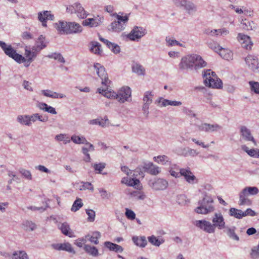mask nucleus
I'll list each match as a JSON object with an SVG mask.
<instances>
[{
    "mask_svg": "<svg viewBox=\"0 0 259 259\" xmlns=\"http://www.w3.org/2000/svg\"><path fill=\"white\" fill-rule=\"evenodd\" d=\"M132 240L134 244L141 248L145 247L147 244V241L145 236H133Z\"/></svg>",
    "mask_w": 259,
    "mask_h": 259,
    "instance_id": "obj_40",
    "label": "nucleus"
},
{
    "mask_svg": "<svg viewBox=\"0 0 259 259\" xmlns=\"http://www.w3.org/2000/svg\"><path fill=\"white\" fill-rule=\"evenodd\" d=\"M103 17L98 16L93 18L85 19L83 21L82 24L86 26L95 27L100 25L103 23Z\"/></svg>",
    "mask_w": 259,
    "mask_h": 259,
    "instance_id": "obj_22",
    "label": "nucleus"
},
{
    "mask_svg": "<svg viewBox=\"0 0 259 259\" xmlns=\"http://www.w3.org/2000/svg\"><path fill=\"white\" fill-rule=\"evenodd\" d=\"M241 24L242 28L244 30H251L256 28L255 23L253 21H249L246 19L242 20Z\"/></svg>",
    "mask_w": 259,
    "mask_h": 259,
    "instance_id": "obj_43",
    "label": "nucleus"
},
{
    "mask_svg": "<svg viewBox=\"0 0 259 259\" xmlns=\"http://www.w3.org/2000/svg\"><path fill=\"white\" fill-rule=\"evenodd\" d=\"M80 191L90 190L92 191L94 190V187L93 185L90 182H82L78 188Z\"/></svg>",
    "mask_w": 259,
    "mask_h": 259,
    "instance_id": "obj_56",
    "label": "nucleus"
},
{
    "mask_svg": "<svg viewBox=\"0 0 259 259\" xmlns=\"http://www.w3.org/2000/svg\"><path fill=\"white\" fill-rule=\"evenodd\" d=\"M94 68L97 74L102 80V84L107 86L110 81L108 79V74L104 67L99 63H96L94 65Z\"/></svg>",
    "mask_w": 259,
    "mask_h": 259,
    "instance_id": "obj_12",
    "label": "nucleus"
},
{
    "mask_svg": "<svg viewBox=\"0 0 259 259\" xmlns=\"http://www.w3.org/2000/svg\"><path fill=\"white\" fill-rule=\"evenodd\" d=\"M177 203L181 205H185L189 202L187 196L184 194H181L177 196Z\"/></svg>",
    "mask_w": 259,
    "mask_h": 259,
    "instance_id": "obj_57",
    "label": "nucleus"
},
{
    "mask_svg": "<svg viewBox=\"0 0 259 259\" xmlns=\"http://www.w3.org/2000/svg\"><path fill=\"white\" fill-rule=\"evenodd\" d=\"M168 186L167 181L161 178L157 179L150 185V186L155 190H164L167 188Z\"/></svg>",
    "mask_w": 259,
    "mask_h": 259,
    "instance_id": "obj_26",
    "label": "nucleus"
},
{
    "mask_svg": "<svg viewBox=\"0 0 259 259\" xmlns=\"http://www.w3.org/2000/svg\"><path fill=\"white\" fill-rule=\"evenodd\" d=\"M86 213L88 215V220L89 222H94L95 218V212L92 209H87Z\"/></svg>",
    "mask_w": 259,
    "mask_h": 259,
    "instance_id": "obj_62",
    "label": "nucleus"
},
{
    "mask_svg": "<svg viewBox=\"0 0 259 259\" xmlns=\"http://www.w3.org/2000/svg\"><path fill=\"white\" fill-rule=\"evenodd\" d=\"M154 95L152 91H146L143 95L142 99L143 105L142 111L144 115L146 117H148L149 114V107L153 101Z\"/></svg>",
    "mask_w": 259,
    "mask_h": 259,
    "instance_id": "obj_7",
    "label": "nucleus"
},
{
    "mask_svg": "<svg viewBox=\"0 0 259 259\" xmlns=\"http://www.w3.org/2000/svg\"><path fill=\"white\" fill-rule=\"evenodd\" d=\"M175 4L177 6L183 7L189 14H193L197 11V6L192 2L188 0H174Z\"/></svg>",
    "mask_w": 259,
    "mask_h": 259,
    "instance_id": "obj_14",
    "label": "nucleus"
},
{
    "mask_svg": "<svg viewBox=\"0 0 259 259\" xmlns=\"http://www.w3.org/2000/svg\"><path fill=\"white\" fill-rule=\"evenodd\" d=\"M191 141L196 144L198 146H200L203 148H208L210 145L209 144H205V143L202 141L199 140L196 138H192Z\"/></svg>",
    "mask_w": 259,
    "mask_h": 259,
    "instance_id": "obj_61",
    "label": "nucleus"
},
{
    "mask_svg": "<svg viewBox=\"0 0 259 259\" xmlns=\"http://www.w3.org/2000/svg\"><path fill=\"white\" fill-rule=\"evenodd\" d=\"M155 104L160 108L166 107L170 106V100L163 97H159L155 101Z\"/></svg>",
    "mask_w": 259,
    "mask_h": 259,
    "instance_id": "obj_50",
    "label": "nucleus"
},
{
    "mask_svg": "<svg viewBox=\"0 0 259 259\" xmlns=\"http://www.w3.org/2000/svg\"><path fill=\"white\" fill-rule=\"evenodd\" d=\"M58 228L61 230L62 234L70 238L75 237L74 233L71 229L69 224L64 222L58 225Z\"/></svg>",
    "mask_w": 259,
    "mask_h": 259,
    "instance_id": "obj_29",
    "label": "nucleus"
},
{
    "mask_svg": "<svg viewBox=\"0 0 259 259\" xmlns=\"http://www.w3.org/2000/svg\"><path fill=\"white\" fill-rule=\"evenodd\" d=\"M125 214L127 219L133 220L136 218V214L135 213L128 208L125 209Z\"/></svg>",
    "mask_w": 259,
    "mask_h": 259,
    "instance_id": "obj_64",
    "label": "nucleus"
},
{
    "mask_svg": "<svg viewBox=\"0 0 259 259\" xmlns=\"http://www.w3.org/2000/svg\"><path fill=\"white\" fill-rule=\"evenodd\" d=\"M17 121L21 124L30 126H31L29 121L28 115H19L17 117Z\"/></svg>",
    "mask_w": 259,
    "mask_h": 259,
    "instance_id": "obj_48",
    "label": "nucleus"
},
{
    "mask_svg": "<svg viewBox=\"0 0 259 259\" xmlns=\"http://www.w3.org/2000/svg\"><path fill=\"white\" fill-rule=\"evenodd\" d=\"M194 54L188 55L182 58L179 65L182 70L193 69Z\"/></svg>",
    "mask_w": 259,
    "mask_h": 259,
    "instance_id": "obj_15",
    "label": "nucleus"
},
{
    "mask_svg": "<svg viewBox=\"0 0 259 259\" xmlns=\"http://www.w3.org/2000/svg\"><path fill=\"white\" fill-rule=\"evenodd\" d=\"M126 185L130 187H134L135 188L139 190L142 188V186L140 185V181L138 179L135 178H130Z\"/></svg>",
    "mask_w": 259,
    "mask_h": 259,
    "instance_id": "obj_51",
    "label": "nucleus"
},
{
    "mask_svg": "<svg viewBox=\"0 0 259 259\" xmlns=\"http://www.w3.org/2000/svg\"><path fill=\"white\" fill-rule=\"evenodd\" d=\"M197 127L200 131L207 133L218 132L222 128V126L217 123L209 124L207 123H202L198 125Z\"/></svg>",
    "mask_w": 259,
    "mask_h": 259,
    "instance_id": "obj_17",
    "label": "nucleus"
},
{
    "mask_svg": "<svg viewBox=\"0 0 259 259\" xmlns=\"http://www.w3.org/2000/svg\"><path fill=\"white\" fill-rule=\"evenodd\" d=\"M181 169L177 164H171L168 167V171L170 176L178 179L181 177Z\"/></svg>",
    "mask_w": 259,
    "mask_h": 259,
    "instance_id": "obj_31",
    "label": "nucleus"
},
{
    "mask_svg": "<svg viewBox=\"0 0 259 259\" xmlns=\"http://www.w3.org/2000/svg\"><path fill=\"white\" fill-rule=\"evenodd\" d=\"M129 15V14L124 16H120L117 13L111 14V16L115 17L117 21H114L111 23L109 30L115 32H120L123 30L128 20Z\"/></svg>",
    "mask_w": 259,
    "mask_h": 259,
    "instance_id": "obj_3",
    "label": "nucleus"
},
{
    "mask_svg": "<svg viewBox=\"0 0 259 259\" xmlns=\"http://www.w3.org/2000/svg\"><path fill=\"white\" fill-rule=\"evenodd\" d=\"M240 134L242 138L246 141H251L254 146H256V142L251 135V132L249 129L245 126H242L240 128Z\"/></svg>",
    "mask_w": 259,
    "mask_h": 259,
    "instance_id": "obj_24",
    "label": "nucleus"
},
{
    "mask_svg": "<svg viewBox=\"0 0 259 259\" xmlns=\"http://www.w3.org/2000/svg\"><path fill=\"white\" fill-rule=\"evenodd\" d=\"M211 223L215 231L216 228L224 230L226 228V222L222 213L220 211L215 212L211 217Z\"/></svg>",
    "mask_w": 259,
    "mask_h": 259,
    "instance_id": "obj_8",
    "label": "nucleus"
},
{
    "mask_svg": "<svg viewBox=\"0 0 259 259\" xmlns=\"http://www.w3.org/2000/svg\"><path fill=\"white\" fill-rule=\"evenodd\" d=\"M82 31V27L79 24L75 22H68L67 34L79 33Z\"/></svg>",
    "mask_w": 259,
    "mask_h": 259,
    "instance_id": "obj_27",
    "label": "nucleus"
},
{
    "mask_svg": "<svg viewBox=\"0 0 259 259\" xmlns=\"http://www.w3.org/2000/svg\"><path fill=\"white\" fill-rule=\"evenodd\" d=\"M229 215L236 219H241L243 218V211L235 208H231L229 209Z\"/></svg>",
    "mask_w": 259,
    "mask_h": 259,
    "instance_id": "obj_49",
    "label": "nucleus"
},
{
    "mask_svg": "<svg viewBox=\"0 0 259 259\" xmlns=\"http://www.w3.org/2000/svg\"><path fill=\"white\" fill-rule=\"evenodd\" d=\"M236 229V228L235 226L229 227L226 226V228L224 229V232L229 238L238 241L239 240V237L235 233Z\"/></svg>",
    "mask_w": 259,
    "mask_h": 259,
    "instance_id": "obj_33",
    "label": "nucleus"
},
{
    "mask_svg": "<svg viewBox=\"0 0 259 259\" xmlns=\"http://www.w3.org/2000/svg\"><path fill=\"white\" fill-rule=\"evenodd\" d=\"M194 225L206 233L213 234L215 232L211 222L205 219L195 221Z\"/></svg>",
    "mask_w": 259,
    "mask_h": 259,
    "instance_id": "obj_13",
    "label": "nucleus"
},
{
    "mask_svg": "<svg viewBox=\"0 0 259 259\" xmlns=\"http://www.w3.org/2000/svg\"><path fill=\"white\" fill-rule=\"evenodd\" d=\"M55 139L58 142L63 141L64 144L69 143L70 142V140L69 139L68 137L65 134H60L56 135Z\"/></svg>",
    "mask_w": 259,
    "mask_h": 259,
    "instance_id": "obj_52",
    "label": "nucleus"
},
{
    "mask_svg": "<svg viewBox=\"0 0 259 259\" xmlns=\"http://www.w3.org/2000/svg\"><path fill=\"white\" fill-rule=\"evenodd\" d=\"M70 140L75 144H89V142L83 136H79L76 135H73L71 137Z\"/></svg>",
    "mask_w": 259,
    "mask_h": 259,
    "instance_id": "obj_44",
    "label": "nucleus"
},
{
    "mask_svg": "<svg viewBox=\"0 0 259 259\" xmlns=\"http://www.w3.org/2000/svg\"><path fill=\"white\" fill-rule=\"evenodd\" d=\"M83 206L82 200L80 198H77L73 202L71 207V210L73 212H76L78 210Z\"/></svg>",
    "mask_w": 259,
    "mask_h": 259,
    "instance_id": "obj_53",
    "label": "nucleus"
},
{
    "mask_svg": "<svg viewBox=\"0 0 259 259\" xmlns=\"http://www.w3.org/2000/svg\"><path fill=\"white\" fill-rule=\"evenodd\" d=\"M198 205L195 209V211L198 214L206 215L215 210L212 198L207 194H205L202 199L198 201Z\"/></svg>",
    "mask_w": 259,
    "mask_h": 259,
    "instance_id": "obj_2",
    "label": "nucleus"
},
{
    "mask_svg": "<svg viewBox=\"0 0 259 259\" xmlns=\"http://www.w3.org/2000/svg\"><path fill=\"white\" fill-rule=\"evenodd\" d=\"M153 160L158 164L164 165H170L171 164L169 157L165 155L154 156Z\"/></svg>",
    "mask_w": 259,
    "mask_h": 259,
    "instance_id": "obj_35",
    "label": "nucleus"
},
{
    "mask_svg": "<svg viewBox=\"0 0 259 259\" xmlns=\"http://www.w3.org/2000/svg\"><path fill=\"white\" fill-rule=\"evenodd\" d=\"M259 190L256 187H246L239 194V204L244 205L249 201L247 196L258 194Z\"/></svg>",
    "mask_w": 259,
    "mask_h": 259,
    "instance_id": "obj_6",
    "label": "nucleus"
},
{
    "mask_svg": "<svg viewBox=\"0 0 259 259\" xmlns=\"http://www.w3.org/2000/svg\"><path fill=\"white\" fill-rule=\"evenodd\" d=\"M107 47L114 54H118L120 52V47L115 43L110 42Z\"/></svg>",
    "mask_w": 259,
    "mask_h": 259,
    "instance_id": "obj_58",
    "label": "nucleus"
},
{
    "mask_svg": "<svg viewBox=\"0 0 259 259\" xmlns=\"http://www.w3.org/2000/svg\"><path fill=\"white\" fill-rule=\"evenodd\" d=\"M98 191L100 194V196L102 197V199H108L110 198V194L108 193V192L103 189V188H99L98 189Z\"/></svg>",
    "mask_w": 259,
    "mask_h": 259,
    "instance_id": "obj_63",
    "label": "nucleus"
},
{
    "mask_svg": "<svg viewBox=\"0 0 259 259\" xmlns=\"http://www.w3.org/2000/svg\"><path fill=\"white\" fill-rule=\"evenodd\" d=\"M148 241L153 245L159 247L164 242V240L162 238H158L154 235L148 237Z\"/></svg>",
    "mask_w": 259,
    "mask_h": 259,
    "instance_id": "obj_45",
    "label": "nucleus"
},
{
    "mask_svg": "<svg viewBox=\"0 0 259 259\" xmlns=\"http://www.w3.org/2000/svg\"><path fill=\"white\" fill-rule=\"evenodd\" d=\"M212 49L218 53L224 59L226 60H231L233 59V53L228 49L223 48L220 46H215Z\"/></svg>",
    "mask_w": 259,
    "mask_h": 259,
    "instance_id": "obj_19",
    "label": "nucleus"
},
{
    "mask_svg": "<svg viewBox=\"0 0 259 259\" xmlns=\"http://www.w3.org/2000/svg\"><path fill=\"white\" fill-rule=\"evenodd\" d=\"M105 87H107L108 85ZM98 92L107 98L116 99V93L112 91L111 90H108L107 88L106 89L102 88H99Z\"/></svg>",
    "mask_w": 259,
    "mask_h": 259,
    "instance_id": "obj_36",
    "label": "nucleus"
},
{
    "mask_svg": "<svg viewBox=\"0 0 259 259\" xmlns=\"http://www.w3.org/2000/svg\"><path fill=\"white\" fill-rule=\"evenodd\" d=\"M11 259H28V257L25 251L18 250L13 253Z\"/></svg>",
    "mask_w": 259,
    "mask_h": 259,
    "instance_id": "obj_47",
    "label": "nucleus"
},
{
    "mask_svg": "<svg viewBox=\"0 0 259 259\" xmlns=\"http://www.w3.org/2000/svg\"><path fill=\"white\" fill-rule=\"evenodd\" d=\"M89 48L90 51L96 55H101L102 53L101 46L98 41H92L90 42L89 44Z\"/></svg>",
    "mask_w": 259,
    "mask_h": 259,
    "instance_id": "obj_37",
    "label": "nucleus"
},
{
    "mask_svg": "<svg viewBox=\"0 0 259 259\" xmlns=\"http://www.w3.org/2000/svg\"><path fill=\"white\" fill-rule=\"evenodd\" d=\"M249 84L251 91L256 94H259V82L250 81L249 82Z\"/></svg>",
    "mask_w": 259,
    "mask_h": 259,
    "instance_id": "obj_59",
    "label": "nucleus"
},
{
    "mask_svg": "<svg viewBox=\"0 0 259 259\" xmlns=\"http://www.w3.org/2000/svg\"><path fill=\"white\" fill-rule=\"evenodd\" d=\"M52 246L54 249L57 250H63L73 254L75 253V250L69 242L55 243L53 244Z\"/></svg>",
    "mask_w": 259,
    "mask_h": 259,
    "instance_id": "obj_25",
    "label": "nucleus"
},
{
    "mask_svg": "<svg viewBox=\"0 0 259 259\" xmlns=\"http://www.w3.org/2000/svg\"><path fill=\"white\" fill-rule=\"evenodd\" d=\"M132 91L128 87H123L119 90L116 93V100L120 103L125 102H130L131 99Z\"/></svg>",
    "mask_w": 259,
    "mask_h": 259,
    "instance_id": "obj_11",
    "label": "nucleus"
},
{
    "mask_svg": "<svg viewBox=\"0 0 259 259\" xmlns=\"http://www.w3.org/2000/svg\"><path fill=\"white\" fill-rule=\"evenodd\" d=\"M101 236V233L99 232L95 231L92 233V234H88L85 236V239L88 240L91 243L95 244L99 243V239Z\"/></svg>",
    "mask_w": 259,
    "mask_h": 259,
    "instance_id": "obj_41",
    "label": "nucleus"
},
{
    "mask_svg": "<svg viewBox=\"0 0 259 259\" xmlns=\"http://www.w3.org/2000/svg\"><path fill=\"white\" fill-rule=\"evenodd\" d=\"M29 121H30L31 125H32V122H35L37 120H39L41 122H46L48 121V118L43 117L42 115H40L38 113H34L32 114L31 115H29Z\"/></svg>",
    "mask_w": 259,
    "mask_h": 259,
    "instance_id": "obj_46",
    "label": "nucleus"
},
{
    "mask_svg": "<svg viewBox=\"0 0 259 259\" xmlns=\"http://www.w3.org/2000/svg\"><path fill=\"white\" fill-rule=\"evenodd\" d=\"M43 49H44V46L41 47L34 46L31 49H29L26 47L25 48V57H24V61H21V63H24V66L26 67H29L38 53Z\"/></svg>",
    "mask_w": 259,
    "mask_h": 259,
    "instance_id": "obj_4",
    "label": "nucleus"
},
{
    "mask_svg": "<svg viewBox=\"0 0 259 259\" xmlns=\"http://www.w3.org/2000/svg\"><path fill=\"white\" fill-rule=\"evenodd\" d=\"M237 38L242 48L246 50L251 49L253 43L249 36L243 33H238Z\"/></svg>",
    "mask_w": 259,
    "mask_h": 259,
    "instance_id": "obj_21",
    "label": "nucleus"
},
{
    "mask_svg": "<svg viewBox=\"0 0 259 259\" xmlns=\"http://www.w3.org/2000/svg\"><path fill=\"white\" fill-rule=\"evenodd\" d=\"M181 176L184 177L185 181L190 184H194L198 183V180L191 171L190 168H181Z\"/></svg>",
    "mask_w": 259,
    "mask_h": 259,
    "instance_id": "obj_18",
    "label": "nucleus"
},
{
    "mask_svg": "<svg viewBox=\"0 0 259 259\" xmlns=\"http://www.w3.org/2000/svg\"><path fill=\"white\" fill-rule=\"evenodd\" d=\"M241 149L246 152L250 157L258 158H259V149H250L247 146L244 145L241 146Z\"/></svg>",
    "mask_w": 259,
    "mask_h": 259,
    "instance_id": "obj_42",
    "label": "nucleus"
},
{
    "mask_svg": "<svg viewBox=\"0 0 259 259\" xmlns=\"http://www.w3.org/2000/svg\"><path fill=\"white\" fill-rule=\"evenodd\" d=\"M20 172L25 179L29 180H32V175L29 170L21 169L20 170Z\"/></svg>",
    "mask_w": 259,
    "mask_h": 259,
    "instance_id": "obj_60",
    "label": "nucleus"
},
{
    "mask_svg": "<svg viewBox=\"0 0 259 259\" xmlns=\"http://www.w3.org/2000/svg\"><path fill=\"white\" fill-rule=\"evenodd\" d=\"M66 12L70 14L75 13L77 17L83 19L87 16V14L80 3H75L66 7Z\"/></svg>",
    "mask_w": 259,
    "mask_h": 259,
    "instance_id": "obj_9",
    "label": "nucleus"
},
{
    "mask_svg": "<svg viewBox=\"0 0 259 259\" xmlns=\"http://www.w3.org/2000/svg\"><path fill=\"white\" fill-rule=\"evenodd\" d=\"M132 70L133 72L139 76H144L145 75V69L140 64L138 63H134L132 65Z\"/></svg>",
    "mask_w": 259,
    "mask_h": 259,
    "instance_id": "obj_39",
    "label": "nucleus"
},
{
    "mask_svg": "<svg viewBox=\"0 0 259 259\" xmlns=\"http://www.w3.org/2000/svg\"><path fill=\"white\" fill-rule=\"evenodd\" d=\"M143 169L150 174L154 176L157 175L161 172L160 167L151 162L145 163L143 165Z\"/></svg>",
    "mask_w": 259,
    "mask_h": 259,
    "instance_id": "obj_23",
    "label": "nucleus"
},
{
    "mask_svg": "<svg viewBox=\"0 0 259 259\" xmlns=\"http://www.w3.org/2000/svg\"><path fill=\"white\" fill-rule=\"evenodd\" d=\"M244 61L248 68L253 71H255L259 68V60L255 55H248L244 58Z\"/></svg>",
    "mask_w": 259,
    "mask_h": 259,
    "instance_id": "obj_16",
    "label": "nucleus"
},
{
    "mask_svg": "<svg viewBox=\"0 0 259 259\" xmlns=\"http://www.w3.org/2000/svg\"><path fill=\"white\" fill-rule=\"evenodd\" d=\"M207 63L203 59L201 56L198 54H194L193 69L196 70L205 67Z\"/></svg>",
    "mask_w": 259,
    "mask_h": 259,
    "instance_id": "obj_28",
    "label": "nucleus"
},
{
    "mask_svg": "<svg viewBox=\"0 0 259 259\" xmlns=\"http://www.w3.org/2000/svg\"><path fill=\"white\" fill-rule=\"evenodd\" d=\"M0 47L7 55L13 59L18 63L21 64V61L24 60V57L17 53L11 45H7L5 42L0 41Z\"/></svg>",
    "mask_w": 259,
    "mask_h": 259,
    "instance_id": "obj_5",
    "label": "nucleus"
},
{
    "mask_svg": "<svg viewBox=\"0 0 259 259\" xmlns=\"http://www.w3.org/2000/svg\"><path fill=\"white\" fill-rule=\"evenodd\" d=\"M38 19L41 23L43 27H47V21L48 20H54V16L51 13V11H43L38 13Z\"/></svg>",
    "mask_w": 259,
    "mask_h": 259,
    "instance_id": "obj_20",
    "label": "nucleus"
},
{
    "mask_svg": "<svg viewBox=\"0 0 259 259\" xmlns=\"http://www.w3.org/2000/svg\"><path fill=\"white\" fill-rule=\"evenodd\" d=\"M49 58H52L55 60H58L59 62L64 63L65 59L60 53H54L49 54L47 56Z\"/></svg>",
    "mask_w": 259,
    "mask_h": 259,
    "instance_id": "obj_55",
    "label": "nucleus"
},
{
    "mask_svg": "<svg viewBox=\"0 0 259 259\" xmlns=\"http://www.w3.org/2000/svg\"><path fill=\"white\" fill-rule=\"evenodd\" d=\"M146 33V30L144 28L135 26L128 34L125 35L123 33L122 34V36H126L130 40L132 41H138Z\"/></svg>",
    "mask_w": 259,
    "mask_h": 259,
    "instance_id": "obj_10",
    "label": "nucleus"
},
{
    "mask_svg": "<svg viewBox=\"0 0 259 259\" xmlns=\"http://www.w3.org/2000/svg\"><path fill=\"white\" fill-rule=\"evenodd\" d=\"M89 144H85L87 147H82L81 148V151L83 155L85 156L84 160L86 162H90L91 160L90 155L89 154L90 151H94L95 150V147L94 145L88 142Z\"/></svg>",
    "mask_w": 259,
    "mask_h": 259,
    "instance_id": "obj_32",
    "label": "nucleus"
},
{
    "mask_svg": "<svg viewBox=\"0 0 259 259\" xmlns=\"http://www.w3.org/2000/svg\"><path fill=\"white\" fill-rule=\"evenodd\" d=\"M41 92L45 96L53 99H62L65 97L63 94L53 92L50 90H43Z\"/></svg>",
    "mask_w": 259,
    "mask_h": 259,
    "instance_id": "obj_38",
    "label": "nucleus"
},
{
    "mask_svg": "<svg viewBox=\"0 0 259 259\" xmlns=\"http://www.w3.org/2000/svg\"><path fill=\"white\" fill-rule=\"evenodd\" d=\"M202 77L203 83L206 87L216 89L222 88V81L218 78L215 73L211 70H204L202 71Z\"/></svg>",
    "mask_w": 259,
    "mask_h": 259,
    "instance_id": "obj_1",
    "label": "nucleus"
},
{
    "mask_svg": "<svg viewBox=\"0 0 259 259\" xmlns=\"http://www.w3.org/2000/svg\"><path fill=\"white\" fill-rule=\"evenodd\" d=\"M83 249L86 253L93 257H97L100 255L98 248L90 244H84Z\"/></svg>",
    "mask_w": 259,
    "mask_h": 259,
    "instance_id": "obj_34",
    "label": "nucleus"
},
{
    "mask_svg": "<svg viewBox=\"0 0 259 259\" xmlns=\"http://www.w3.org/2000/svg\"><path fill=\"white\" fill-rule=\"evenodd\" d=\"M23 226L25 230L29 231L34 230L36 227L35 224L34 223L29 221H25L23 223Z\"/></svg>",
    "mask_w": 259,
    "mask_h": 259,
    "instance_id": "obj_54",
    "label": "nucleus"
},
{
    "mask_svg": "<svg viewBox=\"0 0 259 259\" xmlns=\"http://www.w3.org/2000/svg\"><path fill=\"white\" fill-rule=\"evenodd\" d=\"M68 22L64 21H59L55 23V28L59 33L61 34H67Z\"/></svg>",
    "mask_w": 259,
    "mask_h": 259,
    "instance_id": "obj_30",
    "label": "nucleus"
}]
</instances>
